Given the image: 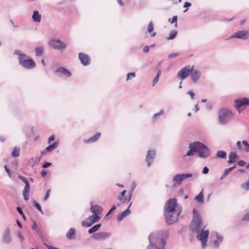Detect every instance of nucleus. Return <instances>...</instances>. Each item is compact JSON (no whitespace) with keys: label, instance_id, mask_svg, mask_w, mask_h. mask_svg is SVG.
I'll return each mask as SVG.
<instances>
[{"label":"nucleus","instance_id":"1","mask_svg":"<svg viewBox=\"0 0 249 249\" xmlns=\"http://www.w3.org/2000/svg\"><path fill=\"white\" fill-rule=\"evenodd\" d=\"M181 211V207L177 203L176 198L168 200L165 206L164 216L166 222L170 225L175 223L178 220Z\"/></svg>","mask_w":249,"mask_h":249},{"label":"nucleus","instance_id":"2","mask_svg":"<svg viewBox=\"0 0 249 249\" xmlns=\"http://www.w3.org/2000/svg\"><path fill=\"white\" fill-rule=\"evenodd\" d=\"M169 236L167 230H163L151 233L148 237L149 245L147 249H164L165 240Z\"/></svg>","mask_w":249,"mask_h":249},{"label":"nucleus","instance_id":"3","mask_svg":"<svg viewBox=\"0 0 249 249\" xmlns=\"http://www.w3.org/2000/svg\"><path fill=\"white\" fill-rule=\"evenodd\" d=\"M14 54L18 55L19 64L23 68L30 70L34 69L36 66L35 61L21 51L16 50L14 51Z\"/></svg>","mask_w":249,"mask_h":249},{"label":"nucleus","instance_id":"4","mask_svg":"<svg viewBox=\"0 0 249 249\" xmlns=\"http://www.w3.org/2000/svg\"><path fill=\"white\" fill-rule=\"evenodd\" d=\"M233 114L229 109L222 108L218 112V123L221 125L228 124L233 119Z\"/></svg>","mask_w":249,"mask_h":249},{"label":"nucleus","instance_id":"5","mask_svg":"<svg viewBox=\"0 0 249 249\" xmlns=\"http://www.w3.org/2000/svg\"><path fill=\"white\" fill-rule=\"evenodd\" d=\"M193 213L194 217L190 224V229L193 232L196 233L200 231L204 228L203 227L201 218L195 209L193 210Z\"/></svg>","mask_w":249,"mask_h":249},{"label":"nucleus","instance_id":"6","mask_svg":"<svg viewBox=\"0 0 249 249\" xmlns=\"http://www.w3.org/2000/svg\"><path fill=\"white\" fill-rule=\"evenodd\" d=\"M197 152L200 158L206 159L210 156L211 150L204 143L196 142Z\"/></svg>","mask_w":249,"mask_h":249},{"label":"nucleus","instance_id":"7","mask_svg":"<svg viewBox=\"0 0 249 249\" xmlns=\"http://www.w3.org/2000/svg\"><path fill=\"white\" fill-rule=\"evenodd\" d=\"M196 233H197L196 236L197 239L201 242L202 248H205L207 245L209 231L208 230L204 231L203 228L200 231Z\"/></svg>","mask_w":249,"mask_h":249},{"label":"nucleus","instance_id":"8","mask_svg":"<svg viewBox=\"0 0 249 249\" xmlns=\"http://www.w3.org/2000/svg\"><path fill=\"white\" fill-rule=\"evenodd\" d=\"M194 68V66H190V65L186 66L182 68L178 73L177 77L183 80L186 78L190 71Z\"/></svg>","mask_w":249,"mask_h":249},{"label":"nucleus","instance_id":"9","mask_svg":"<svg viewBox=\"0 0 249 249\" xmlns=\"http://www.w3.org/2000/svg\"><path fill=\"white\" fill-rule=\"evenodd\" d=\"M111 235V233L110 232L101 231L93 233L91 238L96 241L105 240L109 238Z\"/></svg>","mask_w":249,"mask_h":249},{"label":"nucleus","instance_id":"10","mask_svg":"<svg viewBox=\"0 0 249 249\" xmlns=\"http://www.w3.org/2000/svg\"><path fill=\"white\" fill-rule=\"evenodd\" d=\"M234 104L235 108L238 110L239 113L242 111L241 108L249 105V98H239L234 101Z\"/></svg>","mask_w":249,"mask_h":249},{"label":"nucleus","instance_id":"11","mask_svg":"<svg viewBox=\"0 0 249 249\" xmlns=\"http://www.w3.org/2000/svg\"><path fill=\"white\" fill-rule=\"evenodd\" d=\"M101 219L100 216L95 215H90L85 221L82 222V225L84 227H90L94 223L98 222Z\"/></svg>","mask_w":249,"mask_h":249},{"label":"nucleus","instance_id":"12","mask_svg":"<svg viewBox=\"0 0 249 249\" xmlns=\"http://www.w3.org/2000/svg\"><path fill=\"white\" fill-rule=\"evenodd\" d=\"M50 46L57 50H63L67 47V44L58 39H52L50 41Z\"/></svg>","mask_w":249,"mask_h":249},{"label":"nucleus","instance_id":"13","mask_svg":"<svg viewBox=\"0 0 249 249\" xmlns=\"http://www.w3.org/2000/svg\"><path fill=\"white\" fill-rule=\"evenodd\" d=\"M249 37V32L248 30H241L239 31L231 36H230L228 39H231L233 38H237L242 39H247Z\"/></svg>","mask_w":249,"mask_h":249},{"label":"nucleus","instance_id":"14","mask_svg":"<svg viewBox=\"0 0 249 249\" xmlns=\"http://www.w3.org/2000/svg\"><path fill=\"white\" fill-rule=\"evenodd\" d=\"M156 156V152L155 150H149L147 151L146 157V162L147 164V167H149L153 162V159Z\"/></svg>","mask_w":249,"mask_h":249},{"label":"nucleus","instance_id":"15","mask_svg":"<svg viewBox=\"0 0 249 249\" xmlns=\"http://www.w3.org/2000/svg\"><path fill=\"white\" fill-rule=\"evenodd\" d=\"M55 73L59 76H66L67 77H70L71 75V72L63 67L57 68L55 71Z\"/></svg>","mask_w":249,"mask_h":249},{"label":"nucleus","instance_id":"16","mask_svg":"<svg viewBox=\"0 0 249 249\" xmlns=\"http://www.w3.org/2000/svg\"><path fill=\"white\" fill-rule=\"evenodd\" d=\"M201 75V72L200 71L197 70H194V69L190 71V76L191 80L194 83L197 82Z\"/></svg>","mask_w":249,"mask_h":249},{"label":"nucleus","instance_id":"17","mask_svg":"<svg viewBox=\"0 0 249 249\" xmlns=\"http://www.w3.org/2000/svg\"><path fill=\"white\" fill-rule=\"evenodd\" d=\"M79 58L82 64L84 66L88 65L90 62V58L89 56L83 53H79Z\"/></svg>","mask_w":249,"mask_h":249},{"label":"nucleus","instance_id":"18","mask_svg":"<svg viewBox=\"0 0 249 249\" xmlns=\"http://www.w3.org/2000/svg\"><path fill=\"white\" fill-rule=\"evenodd\" d=\"M90 211L93 213L92 215L100 216L103 211V208L98 205H93L91 207Z\"/></svg>","mask_w":249,"mask_h":249},{"label":"nucleus","instance_id":"19","mask_svg":"<svg viewBox=\"0 0 249 249\" xmlns=\"http://www.w3.org/2000/svg\"><path fill=\"white\" fill-rule=\"evenodd\" d=\"M2 242L5 244H9L11 242V238L10 235V230L7 228L2 235Z\"/></svg>","mask_w":249,"mask_h":249},{"label":"nucleus","instance_id":"20","mask_svg":"<svg viewBox=\"0 0 249 249\" xmlns=\"http://www.w3.org/2000/svg\"><path fill=\"white\" fill-rule=\"evenodd\" d=\"M189 150L185 155L186 156H191L194 155L195 152H197L196 142L190 143L189 146Z\"/></svg>","mask_w":249,"mask_h":249},{"label":"nucleus","instance_id":"21","mask_svg":"<svg viewBox=\"0 0 249 249\" xmlns=\"http://www.w3.org/2000/svg\"><path fill=\"white\" fill-rule=\"evenodd\" d=\"M131 204L132 203H131L129 204L128 208L125 211L118 215L117 219L118 221H122L124 217H126L130 213V211H129V209L131 206Z\"/></svg>","mask_w":249,"mask_h":249},{"label":"nucleus","instance_id":"22","mask_svg":"<svg viewBox=\"0 0 249 249\" xmlns=\"http://www.w3.org/2000/svg\"><path fill=\"white\" fill-rule=\"evenodd\" d=\"M75 230L73 228H71L66 234V238L70 240H72L75 238Z\"/></svg>","mask_w":249,"mask_h":249},{"label":"nucleus","instance_id":"23","mask_svg":"<svg viewBox=\"0 0 249 249\" xmlns=\"http://www.w3.org/2000/svg\"><path fill=\"white\" fill-rule=\"evenodd\" d=\"M30 190L29 183H26L23 192V196L25 200L27 201L29 198V192Z\"/></svg>","mask_w":249,"mask_h":249},{"label":"nucleus","instance_id":"24","mask_svg":"<svg viewBox=\"0 0 249 249\" xmlns=\"http://www.w3.org/2000/svg\"><path fill=\"white\" fill-rule=\"evenodd\" d=\"M215 235L216 240H215L213 242V246L215 248L217 249L219 248L220 244L222 242L223 239V237L222 236H221L219 234V233L217 232L216 233Z\"/></svg>","mask_w":249,"mask_h":249},{"label":"nucleus","instance_id":"25","mask_svg":"<svg viewBox=\"0 0 249 249\" xmlns=\"http://www.w3.org/2000/svg\"><path fill=\"white\" fill-rule=\"evenodd\" d=\"M32 18L34 22L38 23L41 21V16L37 11H34L32 15Z\"/></svg>","mask_w":249,"mask_h":249},{"label":"nucleus","instance_id":"26","mask_svg":"<svg viewBox=\"0 0 249 249\" xmlns=\"http://www.w3.org/2000/svg\"><path fill=\"white\" fill-rule=\"evenodd\" d=\"M237 158H238V156L236 152H231L229 154V160H228V163L231 164V163L235 162Z\"/></svg>","mask_w":249,"mask_h":249},{"label":"nucleus","instance_id":"27","mask_svg":"<svg viewBox=\"0 0 249 249\" xmlns=\"http://www.w3.org/2000/svg\"><path fill=\"white\" fill-rule=\"evenodd\" d=\"M172 181L175 183V185H180L182 182L181 174H177L174 176Z\"/></svg>","mask_w":249,"mask_h":249},{"label":"nucleus","instance_id":"28","mask_svg":"<svg viewBox=\"0 0 249 249\" xmlns=\"http://www.w3.org/2000/svg\"><path fill=\"white\" fill-rule=\"evenodd\" d=\"M35 51L36 55L37 57L41 56L43 54V53L44 51V48L43 46L36 47L35 49Z\"/></svg>","mask_w":249,"mask_h":249},{"label":"nucleus","instance_id":"29","mask_svg":"<svg viewBox=\"0 0 249 249\" xmlns=\"http://www.w3.org/2000/svg\"><path fill=\"white\" fill-rule=\"evenodd\" d=\"M59 142H53V144L50 145L49 146H48V147H47L45 149L46 151L47 152H50L51 151H52L54 149H55L57 146L58 145H59Z\"/></svg>","mask_w":249,"mask_h":249},{"label":"nucleus","instance_id":"30","mask_svg":"<svg viewBox=\"0 0 249 249\" xmlns=\"http://www.w3.org/2000/svg\"><path fill=\"white\" fill-rule=\"evenodd\" d=\"M235 167H236V166L234 165L233 167L225 169L223 174L221 175V176L220 177V180L223 179L225 178H226L227 177V176L229 174V173L230 172L232 171Z\"/></svg>","mask_w":249,"mask_h":249},{"label":"nucleus","instance_id":"31","mask_svg":"<svg viewBox=\"0 0 249 249\" xmlns=\"http://www.w3.org/2000/svg\"><path fill=\"white\" fill-rule=\"evenodd\" d=\"M101 134L100 133H96L95 135L91 137L89 139L85 140V142H86L90 143V142H96L99 138L100 137Z\"/></svg>","mask_w":249,"mask_h":249},{"label":"nucleus","instance_id":"32","mask_svg":"<svg viewBox=\"0 0 249 249\" xmlns=\"http://www.w3.org/2000/svg\"><path fill=\"white\" fill-rule=\"evenodd\" d=\"M195 200L199 204H201L203 203V191H201L199 194L195 197Z\"/></svg>","mask_w":249,"mask_h":249},{"label":"nucleus","instance_id":"33","mask_svg":"<svg viewBox=\"0 0 249 249\" xmlns=\"http://www.w3.org/2000/svg\"><path fill=\"white\" fill-rule=\"evenodd\" d=\"M101 227V224H98L94 226H93L92 227L89 229L88 230V233L89 234H91L93 232H95L97 231Z\"/></svg>","mask_w":249,"mask_h":249},{"label":"nucleus","instance_id":"34","mask_svg":"<svg viewBox=\"0 0 249 249\" xmlns=\"http://www.w3.org/2000/svg\"><path fill=\"white\" fill-rule=\"evenodd\" d=\"M216 157L220 159H226L227 157V154L226 152L223 150H219L217 151Z\"/></svg>","mask_w":249,"mask_h":249},{"label":"nucleus","instance_id":"35","mask_svg":"<svg viewBox=\"0 0 249 249\" xmlns=\"http://www.w3.org/2000/svg\"><path fill=\"white\" fill-rule=\"evenodd\" d=\"M20 154V148L18 147L15 146L13 151L12 152V156L14 158L18 157L19 156Z\"/></svg>","mask_w":249,"mask_h":249},{"label":"nucleus","instance_id":"36","mask_svg":"<svg viewBox=\"0 0 249 249\" xmlns=\"http://www.w3.org/2000/svg\"><path fill=\"white\" fill-rule=\"evenodd\" d=\"M163 113H164V110L161 109L159 112H158L157 113H155L153 116V118H152L153 122H155L156 121H157L160 118V116L161 115L163 114Z\"/></svg>","mask_w":249,"mask_h":249},{"label":"nucleus","instance_id":"37","mask_svg":"<svg viewBox=\"0 0 249 249\" xmlns=\"http://www.w3.org/2000/svg\"><path fill=\"white\" fill-rule=\"evenodd\" d=\"M177 35V31L172 30L170 32L169 36L167 37V40H172L174 39Z\"/></svg>","mask_w":249,"mask_h":249},{"label":"nucleus","instance_id":"38","mask_svg":"<svg viewBox=\"0 0 249 249\" xmlns=\"http://www.w3.org/2000/svg\"><path fill=\"white\" fill-rule=\"evenodd\" d=\"M161 74V71L159 69L158 71L157 75L155 77L153 81V86H155L159 81V77Z\"/></svg>","mask_w":249,"mask_h":249},{"label":"nucleus","instance_id":"39","mask_svg":"<svg viewBox=\"0 0 249 249\" xmlns=\"http://www.w3.org/2000/svg\"><path fill=\"white\" fill-rule=\"evenodd\" d=\"M182 181L185 180L189 178H191L192 177V174L187 173V174H181Z\"/></svg>","mask_w":249,"mask_h":249},{"label":"nucleus","instance_id":"40","mask_svg":"<svg viewBox=\"0 0 249 249\" xmlns=\"http://www.w3.org/2000/svg\"><path fill=\"white\" fill-rule=\"evenodd\" d=\"M154 25L152 21L150 22L147 26V31L148 33H151L153 31Z\"/></svg>","mask_w":249,"mask_h":249},{"label":"nucleus","instance_id":"41","mask_svg":"<svg viewBox=\"0 0 249 249\" xmlns=\"http://www.w3.org/2000/svg\"><path fill=\"white\" fill-rule=\"evenodd\" d=\"M242 143L245 146V151L248 153L249 152V144L246 140H244L242 142Z\"/></svg>","mask_w":249,"mask_h":249},{"label":"nucleus","instance_id":"42","mask_svg":"<svg viewBox=\"0 0 249 249\" xmlns=\"http://www.w3.org/2000/svg\"><path fill=\"white\" fill-rule=\"evenodd\" d=\"M136 77V74L135 72H130V73H128L127 74V77H126V81H128L130 79L134 78V77Z\"/></svg>","mask_w":249,"mask_h":249},{"label":"nucleus","instance_id":"43","mask_svg":"<svg viewBox=\"0 0 249 249\" xmlns=\"http://www.w3.org/2000/svg\"><path fill=\"white\" fill-rule=\"evenodd\" d=\"M177 20H178V17L176 16L173 17L172 19H171V18L169 19V21L170 22V23L173 24V23H176V24H175L176 26H177Z\"/></svg>","mask_w":249,"mask_h":249},{"label":"nucleus","instance_id":"44","mask_svg":"<svg viewBox=\"0 0 249 249\" xmlns=\"http://www.w3.org/2000/svg\"><path fill=\"white\" fill-rule=\"evenodd\" d=\"M34 206L39 211H40L41 213H43V212L42 211V209H41V206L39 205V203H38L36 200H34Z\"/></svg>","mask_w":249,"mask_h":249},{"label":"nucleus","instance_id":"45","mask_svg":"<svg viewBox=\"0 0 249 249\" xmlns=\"http://www.w3.org/2000/svg\"><path fill=\"white\" fill-rule=\"evenodd\" d=\"M192 4L189 2H185L184 4L183 7L186 8V9L184 11V12L185 13L188 11V8L191 6Z\"/></svg>","mask_w":249,"mask_h":249},{"label":"nucleus","instance_id":"46","mask_svg":"<svg viewBox=\"0 0 249 249\" xmlns=\"http://www.w3.org/2000/svg\"><path fill=\"white\" fill-rule=\"evenodd\" d=\"M126 192V190L123 191L122 192L120 193V196H118L117 198L119 200H123V198H124V196Z\"/></svg>","mask_w":249,"mask_h":249},{"label":"nucleus","instance_id":"47","mask_svg":"<svg viewBox=\"0 0 249 249\" xmlns=\"http://www.w3.org/2000/svg\"><path fill=\"white\" fill-rule=\"evenodd\" d=\"M50 192H51V189H48L47 190L46 195L43 198V201H46L48 198V197L50 196Z\"/></svg>","mask_w":249,"mask_h":249},{"label":"nucleus","instance_id":"48","mask_svg":"<svg viewBox=\"0 0 249 249\" xmlns=\"http://www.w3.org/2000/svg\"><path fill=\"white\" fill-rule=\"evenodd\" d=\"M243 221H249V212L247 213L242 218Z\"/></svg>","mask_w":249,"mask_h":249},{"label":"nucleus","instance_id":"49","mask_svg":"<svg viewBox=\"0 0 249 249\" xmlns=\"http://www.w3.org/2000/svg\"><path fill=\"white\" fill-rule=\"evenodd\" d=\"M18 178L21 180H22L23 182H24L25 184V185H26V183H29V181H28V180L25 178L24 177L21 176H18Z\"/></svg>","mask_w":249,"mask_h":249},{"label":"nucleus","instance_id":"50","mask_svg":"<svg viewBox=\"0 0 249 249\" xmlns=\"http://www.w3.org/2000/svg\"><path fill=\"white\" fill-rule=\"evenodd\" d=\"M246 162L245 161L242 160H239L237 162V164L240 166H244L246 165Z\"/></svg>","mask_w":249,"mask_h":249},{"label":"nucleus","instance_id":"51","mask_svg":"<svg viewBox=\"0 0 249 249\" xmlns=\"http://www.w3.org/2000/svg\"><path fill=\"white\" fill-rule=\"evenodd\" d=\"M4 168H5L6 172L8 174V175L11 177L12 176V172L10 171V170L8 168V167L6 165H4Z\"/></svg>","mask_w":249,"mask_h":249},{"label":"nucleus","instance_id":"52","mask_svg":"<svg viewBox=\"0 0 249 249\" xmlns=\"http://www.w3.org/2000/svg\"><path fill=\"white\" fill-rule=\"evenodd\" d=\"M178 53H170L168 55V57L169 58H174V57H177L178 56Z\"/></svg>","mask_w":249,"mask_h":249},{"label":"nucleus","instance_id":"53","mask_svg":"<svg viewBox=\"0 0 249 249\" xmlns=\"http://www.w3.org/2000/svg\"><path fill=\"white\" fill-rule=\"evenodd\" d=\"M52 165V163L51 162H46L44 163L42 165V167L43 168H47Z\"/></svg>","mask_w":249,"mask_h":249},{"label":"nucleus","instance_id":"54","mask_svg":"<svg viewBox=\"0 0 249 249\" xmlns=\"http://www.w3.org/2000/svg\"><path fill=\"white\" fill-rule=\"evenodd\" d=\"M135 187H136V184L133 183V184L132 185V191H131V193L129 195V196L128 197V201H130V199L131 198V196H132V194L133 191L134 189H135Z\"/></svg>","mask_w":249,"mask_h":249},{"label":"nucleus","instance_id":"55","mask_svg":"<svg viewBox=\"0 0 249 249\" xmlns=\"http://www.w3.org/2000/svg\"><path fill=\"white\" fill-rule=\"evenodd\" d=\"M209 171V168L205 166L203 168L202 170V173L204 174H207V173H208Z\"/></svg>","mask_w":249,"mask_h":249},{"label":"nucleus","instance_id":"56","mask_svg":"<svg viewBox=\"0 0 249 249\" xmlns=\"http://www.w3.org/2000/svg\"><path fill=\"white\" fill-rule=\"evenodd\" d=\"M116 208V207L115 205H113L112 208H111V209L109 210V211L107 213V214L106 216H107L108 215H109L114 210H115Z\"/></svg>","mask_w":249,"mask_h":249},{"label":"nucleus","instance_id":"57","mask_svg":"<svg viewBox=\"0 0 249 249\" xmlns=\"http://www.w3.org/2000/svg\"><path fill=\"white\" fill-rule=\"evenodd\" d=\"M187 94H189L191 96L192 99H194V96H195V94L192 90L189 91L188 92Z\"/></svg>","mask_w":249,"mask_h":249},{"label":"nucleus","instance_id":"58","mask_svg":"<svg viewBox=\"0 0 249 249\" xmlns=\"http://www.w3.org/2000/svg\"><path fill=\"white\" fill-rule=\"evenodd\" d=\"M150 47L148 46H145L143 50V52L145 53H148L149 51Z\"/></svg>","mask_w":249,"mask_h":249},{"label":"nucleus","instance_id":"59","mask_svg":"<svg viewBox=\"0 0 249 249\" xmlns=\"http://www.w3.org/2000/svg\"><path fill=\"white\" fill-rule=\"evenodd\" d=\"M18 237L22 241L24 240V236L20 231L18 232Z\"/></svg>","mask_w":249,"mask_h":249},{"label":"nucleus","instance_id":"60","mask_svg":"<svg viewBox=\"0 0 249 249\" xmlns=\"http://www.w3.org/2000/svg\"><path fill=\"white\" fill-rule=\"evenodd\" d=\"M17 209L19 213L22 216H23V212L22 210V209L19 207H18Z\"/></svg>","mask_w":249,"mask_h":249},{"label":"nucleus","instance_id":"61","mask_svg":"<svg viewBox=\"0 0 249 249\" xmlns=\"http://www.w3.org/2000/svg\"><path fill=\"white\" fill-rule=\"evenodd\" d=\"M44 245L46 246V247L48 249H58L57 248H55V247H54L48 245H47L46 243H44Z\"/></svg>","mask_w":249,"mask_h":249},{"label":"nucleus","instance_id":"62","mask_svg":"<svg viewBox=\"0 0 249 249\" xmlns=\"http://www.w3.org/2000/svg\"><path fill=\"white\" fill-rule=\"evenodd\" d=\"M55 137L54 135L51 136L48 139V142L50 143L51 142L54 140Z\"/></svg>","mask_w":249,"mask_h":249},{"label":"nucleus","instance_id":"63","mask_svg":"<svg viewBox=\"0 0 249 249\" xmlns=\"http://www.w3.org/2000/svg\"><path fill=\"white\" fill-rule=\"evenodd\" d=\"M47 174V172L46 170H42L41 172V175L43 178L45 177Z\"/></svg>","mask_w":249,"mask_h":249},{"label":"nucleus","instance_id":"64","mask_svg":"<svg viewBox=\"0 0 249 249\" xmlns=\"http://www.w3.org/2000/svg\"><path fill=\"white\" fill-rule=\"evenodd\" d=\"M212 106H213L212 103L209 102L207 103L206 107H207V108H208L209 109H211L212 107Z\"/></svg>","mask_w":249,"mask_h":249}]
</instances>
